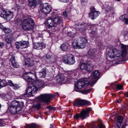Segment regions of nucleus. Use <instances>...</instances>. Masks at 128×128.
<instances>
[{"label":"nucleus","mask_w":128,"mask_h":128,"mask_svg":"<svg viewBox=\"0 0 128 128\" xmlns=\"http://www.w3.org/2000/svg\"><path fill=\"white\" fill-rule=\"evenodd\" d=\"M68 34L69 36L72 38L74 37L75 36L74 33L71 32H68Z\"/></svg>","instance_id":"58836bf2"},{"label":"nucleus","mask_w":128,"mask_h":128,"mask_svg":"<svg viewBox=\"0 0 128 128\" xmlns=\"http://www.w3.org/2000/svg\"><path fill=\"white\" fill-rule=\"evenodd\" d=\"M123 34L124 36H128V32L126 31H124L123 32Z\"/></svg>","instance_id":"09e8293b"},{"label":"nucleus","mask_w":128,"mask_h":128,"mask_svg":"<svg viewBox=\"0 0 128 128\" xmlns=\"http://www.w3.org/2000/svg\"><path fill=\"white\" fill-rule=\"evenodd\" d=\"M46 68H44L42 69V71L39 72V75L41 78H44L46 76Z\"/></svg>","instance_id":"c756f323"},{"label":"nucleus","mask_w":128,"mask_h":128,"mask_svg":"<svg viewBox=\"0 0 128 128\" xmlns=\"http://www.w3.org/2000/svg\"><path fill=\"white\" fill-rule=\"evenodd\" d=\"M22 24L24 29L27 31L32 30L34 25V22L32 19L28 18L23 20Z\"/></svg>","instance_id":"7ed1b4c3"},{"label":"nucleus","mask_w":128,"mask_h":128,"mask_svg":"<svg viewBox=\"0 0 128 128\" xmlns=\"http://www.w3.org/2000/svg\"><path fill=\"white\" fill-rule=\"evenodd\" d=\"M56 78L57 81L60 83L64 81L65 79V76L63 74L58 75L57 76Z\"/></svg>","instance_id":"393cba45"},{"label":"nucleus","mask_w":128,"mask_h":128,"mask_svg":"<svg viewBox=\"0 0 128 128\" xmlns=\"http://www.w3.org/2000/svg\"><path fill=\"white\" fill-rule=\"evenodd\" d=\"M0 88L2 87L6 86L8 85V83L6 80H1L0 79Z\"/></svg>","instance_id":"c85d7f7f"},{"label":"nucleus","mask_w":128,"mask_h":128,"mask_svg":"<svg viewBox=\"0 0 128 128\" xmlns=\"http://www.w3.org/2000/svg\"><path fill=\"white\" fill-rule=\"evenodd\" d=\"M63 15L65 17L67 16V14L66 11H65L63 12Z\"/></svg>","instance_id":"603ef678"},{"label":"nucleus","mask_w":128,"mask_h":128,"mask_svg":"<svg viewBox=\"0 0 128 128\" xmlns=\"http://www.w3.org/2000/svg\"><path fill=\"white\" fill-rule=\"evenodd\" d=\"M39 0H28V5L32 8H35L39 2Z\"/></svg>","instance_id":"6ab92c4d"},{"label":"nucleus","mask_w":128,"mask_h":128,"mask_svg":"<svg viewBox=\"0 0 128 128\" xmlns=\"http://www.w3.org/2000/svg\"><path fill=\"white\" fill-rule=\"evenodd\" d=\"M80 69L82 70H86L87 68V65L84 63L80 64Z\"/></svg>","instance_id":"7c9ffc66"},{"label":"nucleus","mask_w":128,"mask_h":128,"mask_svg":"<svg viewBox=\"0 0 128 128\" xmlns=\"http://www.w3.org/2000/svg\"><path fill=\"white\" fill-rule=\"evenodd\" d=\"M62 61L64 63L70 65L74 64L75 62L74 57L72 54L64 56Z\"/></svg>","instance_id":"423d86ee"},{"label":"nucleus","mask_w":128,"mask_h":128,"mask_svg":"<svg viewBox=\"0 0 128 128\" xmlns=\"http://www.w3.org/2000/svg\"><path fill=\"white\" fill-rule=\"evenodd\" d=\"M90 91V90H84L82 91V93L83 94H86L89 93Z\"/></svg>","instance_id":"a18cd8bd"},{"label":"nucleus","mask_w":128,"mask_h":128,"mask_svg":"<svg viewBox=\"0 0 128 128\" xmlns=\"http://www.w3.org/2000/svg\"><path fill=\"white\" fill-rule=\"evenodd\" d=\"M44 84V81L42 80H36L32 84L35 88H36V90L38 88H39L42 87Z\"/></svg>","instance_id":"f3484780"},{"label":"nucleus","mask_w":128,"mask_h":128,"mask_svg":"<svg viewBox=\"0 0 128 128\" xmlns=\"http://www.w3.org/2000/svg\"><path fill=\"white\" fill-rule=\"evenodd\" d=\"M32 74H33L34 76H35V75L34 74H33L32 73Z\"/></svg>","instance_id":"0e129e2a"},{"label":"nucleus","mask_w":128,"mask_h":128,"mask_svg":"<svg viewBox=\"0 0 128 128\" xmlns=\"http://www.w3.org/2000/svg\"><path fill=\"white\" fill-rule=\"evenodd\" d=\"M69 46V44L67 43L62 44L60 46V48L62 50L64 51H67Z\"/></svg>","instance_id":"cd10ccee"},{"label":"nucleus","mask_w":128,"mask_h":128,"mask_svg":"<svg viewBox=\"0 0 128 128\" xmlns=\"http://www.w3.org/2000/svg\"><path fill=\"white\" fill-rule=\"evenodd\" d=\"M121 102V100H117V102H116L117 103H120Z\"/></svg>","instance_id":"052dcab7"},{"label":"nucleus","mask_w":128,"mask_h":128,"mask_svg":"<svg viewBox=\"0 0 128 128\" xmlns=\"http://www.w3.org/2000/svg\"><path fill=\"white\" fill-rule=\"evenodd\" d=\"M36 125L34 124H31L28 126V128H36Z\"/></svg>","instance_id":"72a5a7b5"},{"label":"nucleus","mask_w":128,"mask_h":128,"mask_svg":"<svg viewBox=\"0 0 128 128\" xmlns=\"http://www.w3.org/2000/svg\"><path fill=\"white\" fill-rule=\"evenodd\" d=\"M128 81V80H127Z\"/></svg>","instance_id":"774afa93"},{"label":"nucleus","mask_w":128,"mask_h":128,"mask_svg":"<svg viewBox=\"0 0 128 128\" xmlns=\"http://www.w3.org/2000/svg\"><path fill=\"white\" fill-rule=\"evenodd\" d=\"M54 96V95L51 94H46L41 95L37 99L40 102L47 103L50 102Z\"/></svg>","instance_id":"20e7f679"},{"label":"nucleus","mask_w":128,"mask_h":128,"mask_svg":"<svg viewBox=\"0 0 128 128\" xmlns=\"http://www.w3.org/2000/svg\"><path fill=\"white\" fill-rule=\"evenodd\" d=\"M28 42L26 41L20 42H16V47L18 49L27 48L28 46Z\"/></svg>","instance_id":"dca6fc26"},{"label":"nucleus","mask_w":128,"mask_h":128,"mask_svg":"<svg viewBox=\"0 0 128 128\" xmlns=\"http://www.w3.org/2000/svg\"><path fill=\"white\" fill-rule=\"evenodd\" d=\"M25 65L27 66H31L34 64V62L32 58H27L25 62Z\"/></svg>","instance_id":"412c9836"},{"label":"nucleus","mask_w":128,"mask_h":128,"mask_svg":"<svg viewBox=\"0 0 128 128\" xmlns=\"http://www.w3.org/2000/svg\"><path fill=\"white\" fill-rule=\"evenodd\" d=\"M106 13H107V12H106Z\"/></svg>","instance_id":"338daca9"},{"label":"nucleus","mask_w":128,"mask_h":128,"mask_svg":"<svg viewBox=\"0 0 128 128\" xmlns=\"http://www.w3.org/2000/svg\"><path fill=\"white\" fill-rule=\"evenodd\" d=\"M112 94V95H113V94Z\"/></svg>","instance_id":"69168bd1"},{"label":"nucleus","mask_w":128,"mask_h":128,"mask_svg":"<svg viewBox=\"0 0 128 128\" xmlns=\"http://www.w3.org/2000/svg\"><path fill=\"white\" fill-rule=\"evenodd\" d=\"M52 8L51 6L47 4H44L40 8L41 11L45 14L49 13L50 12Z\"/></svg>","instance_id":"9b49d317"},{"label":"nucleus","mask_w":128,"mask_h":128,"mask_svg":"<svg viewBox=\"0 0 128 128\" xmlns=\"http://www.w3.org/2000/svg\"><path fill=\"white\" fill-rule=\"evenodd\" d=\"M80 114H76L74 116V118L75 119H78L79 118H80Z\"/></svg>","instance_id":"c9c22d12"},{"label":"nucleus","mask_w":128,"mask_h":128,"mask_svg":"<svg viewBox=\"0 0 128 128\" xmlns=\"http://www.w3.org/2000/svg\"><path fill=\"white\" fill-rule=\"evenodd\" d=\"M100 14V12L96 10L94 7H91L90 11L89 14V17L92 20L96 18Z\"/></svg>","instance_id":"9d476101"},{"label":"nucleus","mask_w":128,"mask_h":128,"mask_svg":"<svg viewBox=\"0 0 128 128\" xmlns=\"http://www.w3.org/2000/svg\"><path fill=\"white\" fill-rule=\"evenodd\" d=\"M30 86L28 87L26 90V92L27 94L34 96V94L36 92V88H35L32 85H29Z\"/></svg>","instance_id":"4468645a"},{"label":"nucleus","mask_w":128,"mask_h":128,"mask_svg":"<svg viewBox=\"0 0 128 128\" xmlns=\"http://www.w3.org/2000/svg\"><path fill=\"white\" fill-rule=\"evenodd\" d=\"M55 62V61H53V62H52V63H54Z\"/></svg>","instance_id":"680f3d73"},{"label":"nucleus","mask_w":128,"mask_h":128,"mask_svg":"<svg viewBox=\"0 0 128 128\" xmlns=\"http://www.w3.org/2000/svg\"><path fill=\"white\" fill-rule=\"evenodd\" d=\"M94 67V66L93 64H90L87 65V68L86 70L88 71L91 70L93 69Z\"/></svg>","instance_id":"2f4dec72"},{"label":"nucleus","mask_w":128,"mask_h":128,"mask_svg":"<svg viewBox=\"0 0 128 128\" xmlns=\"http://www.w3.org/2000/svg\"><path fill=\"white\" fill-rule=\"evenodd\" d=\"M91 110V108H88L86 110H82L80 113V118L84 119L89 116L90 111Z\"/></svg>","instance_id":"ddd939ff"},{"label":"nucleus","mask_w":128,"mask_h":128,"mask_svg":"<svg viewBox=\"0 0 128 128\" xmlns=\"http://www.w3.org/2000/svg\"><path fill=\"white\" fill-rule=\"evenodd\" d=\"M87 42V40L85 38H80L74 40L72 43V46L75 48H83L85 47Z\"/></svg>","instance_id":"f03ea898"},{"label":"nucleus","mask_w":128,"mask_h":128,"mask_svg":"<svg viewBox=\"0 0 128 128\" xmlns=\"http://www.w3.org/2000/svg\"><path fill=\"white\" fill-rule=\"evenodd\" d=\"M121 126L120 124V123L119 124H117V126L118 128H120Z\"/></svg>","instance_id":"5fc2aeb1"},{"label":"nucleus","mask_w":128,"mask_h":128,"mask_svg":"<svg viewBox=\"0 0 128 128\" xmlns=\"http://www.w3.org/2000/svg\"><path fill=\"white\" fill-rule=\"evenodd\" d=\"M3 46V44L0 42V47H2Z\"/></svg>","instance_id":"4d7b16f0"},{"label":"nucleus","mask_w":128,"mask_h":128,"mask_svg":"<svg viewBox=\"0 0 128 128\" xmlns=\"http://www.w3.org/2000/svg\"><path fill=\"white\" fill-rule=\"evenodd\" d=\"M3 29L4 31V32L6 34L8 33L10 31V29L7 28H4Z\"/></svg>","instance_id":"ea45409f"},{"label":"nucleus","mask_w":128,"mask_h":128,"mask_svg":"<svg viewBox=\"0 0 128 128\" xmlns=\"http://www.w3.org/2000/svg\"><path fill=\"white\" fill-rule=\"evenodd\" d=\"M60 1L64 2L66 3L69 2V0H58Z\"/></svg>","instance_id":"3c124183"},{"label":"nucleus","mask_w":128,"mask_h":128,"mask_svg":"<svg viewBox=\"0 0 128 128\" xmlns=\"http://www.w3.org/2000/svg\"><path fill=\"white\" fill-rule=\"evenodd\" d=\"M31 72H26L24 74L23 76V78L28 82L29 83L30 85H32L33 83L34 82V80L32 78H31L28 74H30Z\"/></svg>","instance_id":"2eb2a0df"},{"label":"nucleus","mask_w":128,"mask_h":128,"mask_svg":"<svg viewBox=\"0 0 128 128\" xmlns=\"http://www.w3.org/2000/svg\"><path fill=\"white\" fill-rule=\"evenodd\" d=\"M10 106L15 108L16 107V108L21 107L19 102L16 100L12 101L11 102V104Z\"/></svg>","instance_id":"bb28decb"},{"label":"nucleus","mask_w":128,"mask_h":128,"mask_svg":"<svg viewBox=\"0 0 128 128\" xmlns=\"http://www.w3.org/2000/svg\"><path fill=\"white\" fill-rule=\"evenodd\" d=\"M13 16V12L10 10H3L0 14L1 17L6 19L7 20H10L12 18Z\"/></svg>","instance_id":"0eeeda50"},{"label":"nucleus","mask_w":128,"mask_h":128,"mask_svg":"<svg viewBox=\"0 0 128 128\" xmlns=\"http://www.w3.org/2000/svg\"><path fill=\"white\" fill-rule=\"evenodd\" d=\"M122 52L119 50L114 48L115 58L116 57H119L121 56H124L126 54V47L124 46H123L122 47Z\"/></svg>","instance_id":"1a4fd4ad"},{"label":"nucleus","mask_w":128,"mask_h":128,"mask_svg":"<svg viewBox=\"0 0 128 128\" xmlns=\"http://www.w3.org/2000/svg\"><path fill=\"white\" fill-rule=\"evenodd\" d=\"M91 35L93 37H95L96 36V32L94 31H92L91 32Z\"/></svg>","instance_id":"c03bdc74"},{"label":"nucleus","mask_w":128,"mask_h":128,"mask_svg":"<svg viewBox=\"0 0 128 128\" xmlns=\"http://www.w3.org/2000/svg\"><path fill=\"white\" fill-rule=\"evenodd\" d=\"M22 110L21 107H18L16 108L12 106H10L8 108V110L12 114H15L17 112H18L20 110Z\"/></svg>","instance_id":"a211bd4d"},{"label":"nucleus","mask_w":128,"mask_h":128,"mask_svg":"<svg viewBox=\"0 0 128 128\" xmlns=\"http://www.w3.org/2000/svg\"><path fill=\"white\" fill-rule=\"evenodd\" d=\"M100 75V73L98 70H96L92 72V80L91 81L89 82V83L91 86H92L99 79Z\"/></svg>","instance_id":"6e6552de"},{"label":"nucleus","mask_w":128,"mask_h":128,"mask_svg":"<svg viewBox=\"0 0 128 128\" xmlns=\"http://www.w3.org/2000/svg\"><path fill=\"white\" fill-rule=\"evenodd\" d=\"M8 83L9 85L14 89H17L20 88V86L18 84L13 83L10 80L8 81Z\"/></svg>","instance_id":"a878e982"},{"label":"nucleus","mask_w":128,"mask_h":128,"mask_svg":"<svg viewBox=\"0 0 128 128\" xmlns=\"http://www.w3.org/2000/svg\"><path fill=\"white\" fill-rule=\"evenodd\" d=\"M117 119L118 123L121 124L122 122L123 118L122 116H118L117 117Z\"/></svg>","instance_id":"473e14b6"},{"label":"nucleus","mask_w":128,"mask_h":128,"mask_svg":"<svg viewBox=\"0 0 128 128\" xmlns=\"http://www.w3.org/2000/svg\"><path fill=\"white\" fill-rule=\"evenodd\" d=\"M98 128H104L105 126L102 123H100L98 124Z\"/></svg>","instance_id":"79ce46f5"},{"label":"nucleus","mask_w":128,"mask_h":128,"mask_svg":"<svg viewBox=\"0 0 128 128\" xmlns=\"http://www.w3.org/2000/svg\"><path fill=\"white\" fill-rule=\"evenodd\" d=\"M114 49H109L108 51L107 54L108 56L111 58H115Z\"/></svg>","instance_id":"b1692460"},{"label":"nucleus","mask_w":128,"mask_h":128,"mask_svg":"<svg viewBox=\"0 0 128 128\" xmlns=\"http://www.w3.org/2000/svg\"><path fill=\"white\" fill-rule=\"evenodd\" d=\"M1 107V104H0V108Z\"/></svg>","instance_id":"e2e57ef3"},{"label":"nucleus","mask_w":128,"mask_h":128,"mask_svg":"<svg viewBox=\"0 0 128 128\" xmlns=\"http://www.w3.org/2000/svg\"><path fill=\"white\" fill-rule=\"evenodd\" d=\"M34 48L36 49L40 50L46 47V45L44 43H35L34 44Z\"/></svg>","instance_id":"aec40b11"},{"label":"nucleus","mask_w":128,"mask_h":128,"mask_svg":"<svg viewBox=\"0 0 128 128\" xmlns=\"http://www.w3.org/2000/svg\"><path fill=\"white\" fill-rule=\"evenodd\" d=\"M5 40L8 43H10L14 39L13 36L12 34H8L5 37Z\"/></svg>","instance_id":"4be33fe9"},{"label":"nucleus","mask_w":128,"mask_h":128,"mask_svg":"<svg viewBox=\"0 0 128 128\" xmlns=\"http://www.w3.org/2000/svg\"><path fill=\"white\" fill-rule=\"evenodd\" d=\"M81 2H88V0H81Z\"/></svg>","instance_id":"13d9d810"},{"label":"nucleus","mask_w":128,"mask_h":128,"mask_svg":"<svg viewBox=\"0 0 128 128\" xmlns=\"http://www.w3.org/2000/svg\"><path fill=\"white\" fill-rule=\"evenodd\" d=\"M125 126L124 124H123L121 128H125Z\"/></svg>","instance_id":"bf43d9fd"},{"label":"nucleus","mask_w":128,"mask_h":128,"mask_svg":"<svg viewBox=\"0 0 128 128\" xmlns=\"http://www.w3.org/2000/svg\"><path fill=\"white\" fill-rule=\"evenodd\" d=\"M125 18V16L124 15H122L120 17V19L123 22Z\"/></svg>","instance_id":"49530a36"},{"label":"nucleus","mask_w":128,"mask_h":128,"mask_svg":"<svg viewBox=\"0 0 128 128\" xmlns=\"http://www.w3.org/2000/svg\"><path fill=\"white\" fill-rule=\"evenodd\" d=\"M124 95L128 97V92H127L124 94Z\"/></svg>","instance_id":"6e6d98bb"},{"label":"nucleus","mask_w":128,"mask_h":128,"mask_svg":"<svg viewBox=\"0 0 128 128\" xmlns=\"http://www.w3.org/2000/svg\"><path fill=\"white\" fill-rule=\"evenodd\" d=\"M89 102L84 100H76L74 102V105L75 106H82L86 105H88Z\"/></svg>","instance_id":"f8f14e48"},{"label":"nucleus","mask_w":128,"mask_h":128,"mask_svg":"<svg viewBox=\"0 0 128 128\" xmlns=\"http://www.w3.org/2000/svg\"><path fill=\"white\" fill-rule=\"evenodd\" d=\"M123 22H124L126 24H128V18H124V21H123Z\"/></svg>","instance_id":"8fccbe9b"},{"label":"nucleus","mask_w":128,"mask_h":128,"mask_svg":"<svg viewBox=\"0 0 128 128\" xmlns=\"http://www.w3.org/2000/svg\"><path fill=\"white\" fill-rule=\"evenodd\" d=\"M123 88V86L121 84H118L116 86V88L118 90H121Z\"/></svg>","instance_id":"e433bc0d"},{"label":"nucleus","mask_w":128,"mask_h":128,"mask_svg":"<svg viewBox=\"0 0 128 128\" xmlns=\"http://www.w3.org/2000/svg\"><path fill=\"white\" fill-rule=\"evenodd\" d=\"M88 128H97V126L96 125H93L92 126L89 127Z\"/></svg>","instance_id":"864d4df0"},{"label":"nucleus","mask_w":128,"mask_h":128,"mask_svg":"<svg viewBox=\"0 0 128 128\" xmlns=\"http://www.w3.org/2000/svg\"><path fill=\"white\" fill-rule=\"evenodd\" d=\"M46 108L50 110H55V108L54 107L52 106H47Z\"/></svg>","instance_id":"a19ab883"},{"label":"nucleus","mask_w":128,"mask_h":128,"mask_svg":"<svg viewBox=\"0 0 128 128\" xmlns=\"http://www.w3.org/2000/svg\"><path fill=\"white\" fill-rule=\"evenodd\" d=\"M33 107L36 108L37 110L39 109L40 108V104H37L32 106Z\"/></svg>","instance_id":"f704fd0d"},{"label":"nucleus","mask_w":128,"mask_h":128,"mask_svg":"<svg viewBox=\"0 0 128 128\" xmlns=\"http://www.w3.org/2000/svg\"><path fill=\"white\" fill-rule=\"evenodd\" d=\"M86 80H79L75 84L74 90L78 92H80V89L83 88L84 86H87L90 84L89 82L86 83L85 82H87Z\"/></svg>","instance_id":"39448f33"},{"label":"nucleus","mask_w":128,"mask_h":128,"mask_svg":"<svg viewBox=\"0 0 128 128\" xmlns=\"http://www.w3.org/2000/svg\"><path fill=\"white\" fill-rule=\"evenodd\" d=\"M4 120L0 119V126H4L3 125L4 124Z\"/></svg>","instance_id":"de8ad7c7"},{"label":"nucleus","mask_w":128,"mask_h":128,"mask_svg":"<svg viewBox=\"0 0 128 128\" xmlns=\"http://www.w3.org/2000/svg\"><path fill=\"white\" fill-rule=\"evenodd\" d=\"M51 58V56L50 55H46L44 56L43 57V58L44 59H49Z\"/></svg>","instance_id":"37998d69"},{"label":"nucleus","mask_w":128,"mask_h":128,"mask_svg":"<svg viewBox=\"0 0 128 128\" xmlns=\"http://www.w3.org/2000/svg\"><path fill=\"white\" fill-rule=\"evenodd\" d=\"M88 54L90 56L93 55L94 54V52L92 50H90L88 52Z\"/></svg>","instance_id":"4c0bfd02"},{"label":"nucleus","mask_w":128,"mask_h":128,"mask_svg":"<svg viewBox=\"0 0 128 128\" xmlns=\"http://www.w3.org/2000/svg\"><path fill=\"white\" fill-rule=\"evenodd\" d=\"M62 19L61 17L57 16L53 18L48 17L46 19V24L48 28L56 27L62 22Z\"/></svg>","instance_id":"f257e3e1"},{"label":"nucleus","mask_w":128,"mask_h":128,"mask_svg":"<svg viewBox=\"0 0 128 128\" xmlns=\"http://www.w3.org/2000/svg\"><path fill=\"white\" fill-rule=\"evenodd\" d=\"M11 61L13 66L15 68H18L19 67L18 64L15 61V57L14 56H12L10 58Z\"/></svg>","instance_id":"5701e85b"}]
</instances>
